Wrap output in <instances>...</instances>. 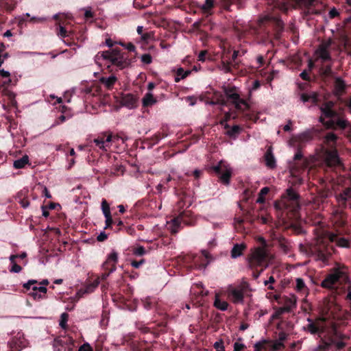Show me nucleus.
<instances>
[{
  "label": "nucleus",
  "instance_id": "obj_9",
  "mask_svg": "<svg viewBox=\"0 0 351 351\" xmlns=\"http://www.w3.org/2000/svg\"><path fill=\"white\" fill-rule=\"evenodd\" d=\"M120 138L119 136H113L112 133L104 132L99 134L97 138H94L93 142L100 149L106 152L110 147L112 142H114ZM123 142H125L128 138L121 137Z\"/></svg>",
  "mask_w": 351,
  "mask_h": 351
},
{
  "label": "nucleus",
  "instance_id": "obj_21",
  "mask_svg": "<svg viewBox=\"0 0 351 351\" xmlns=\"http://www.w3.org/2000/svg\"><path fill=\"white\" fill-rule=\"evenodd\" d=\"M167 136L165 133L158 132L152 136L151 138H147L144 140L143 143L147 146L148 148H152L154 145L159 143V141Z\"/></svg>",
  "mask_w": 351,
  "mask_h": 351
},
{
  "label": "nucleus",
  "instance_id": "obj_63",
  "mask_svg": "<svg viewBox=\"0 0 351 351\" xmlns=\"http://www.w3.org/2000/svg\"><path fill=\"white\" fill-rule=\"evenodd\" d=\"M145 262L144 259H141V261H132L131 265L132 267L135 268H138L143 263Z\"/></svg>",
  "mask_w": 351,
  "mask_h": 351
},
{
  "label": "nucleus",
  "instance_id": "obj_16",
  "mask_svg": "<svg viewBox=\"0 0 351 351\" xmlns=\"http://www.w3.org/2000/svg\"><path fill=\"white\" fill-rule=\"evenodd\" d=\"M324 99L323 96L315 92L310 93H303L300 94V100L304 103L311 102L313 104L318 105Z\"/></svg>",
  "mask_w": 351,
  "mask_h": 351
},
{
  "label": "nucleus",
  "instance_id": "obj_19",
  "mask_svg": "<svg viewBox=\"0 0 351 351\" xmlns=\"http://www.w3.org/2000/svg\"><path fill=\"white\" fill-rule=\"evenodd\" d=\"M25 346L24 339L12 338L8 342V351H21Z\"/></svg>",
  "mask_w": 351,
  "mask_h": 351
},
{
  "label": "nucleus",
  "instance_id": "obj_18",
  "mask_svg": "<svg viewBox=\"0 0 351 351\" xmlns=\"http://www.w3.org/2000/svg\"><path fill=\"white\" fill-rule=\"evenodd\" d=\"M110 62L120 69H122L124 67V58L123 56L121 55L120 51L117 49H112V54L110 57Z\"/></svg>",
  "mask_w": 351,
  "mask_h": 351
},
{
  "label": "nucleus",
  "instance_id": "obj_33",
  "mask_svg": "<svg viewBox=\"0 0 351 351\" xmlns=\"http://www.w3.org/2000/svg\"><path fill=\"white\" fill-rule=\"evenodd\" d=\"M269 189L268 187L265 186L262 188L258 193L256 202L258 203H264L265 202V196L269 193Z\"/></svg>",
  "mask_w": 351,
  "mask_h": 351
},
{
  "label": "nucleus",
  "instance_id": "obj_59",
  "mask_svg": "<svg viewBox=\"0 0 351 351\" xmlns=\"http://www.w3.org/2000/svg\"><path fill=\"white\" fill-rule=\"evenodd\" d=\"M78 351H93L92 348L88 343H84L81 346L78 350Z\"/></svg>",
  "mask_w": 351,
  "mask_h": 351
},
{
  "label": "nucleus",
  "instance_id": "obj_27",
  "mask_svg": "<svg viewBox=\"0 0 351 351\" xmlns=\"http://www.w3.org/2000/svg\"><path fill=\"white\" fill-rule=\"evenodd\" d=\"M2 93L3 95L8 97V104L12 106H16V101L15 100V94L11 91L10 89H2Z\"/></svg>",
  "mask_w": 351,
  "mask_h": 351
},
{
  "label": "nucleus",
  "instance_id": "obj_12",
  "mask_svg": "<svg viewBox=\"0 0 351 351\" xmlns=\"http://www.w3.org/2000/svg\"><path fill=\"white\" fill-rule=\"evenodd\" d=\"M247 285V283H244L243 285L237 287H234L232 286H230L228 287V295L233 303H243L244 298V290L246 288Z\"/></svg>",
  "mask_w": 351,
  "mask_h": 351
},
{
  "label": "nucleus",
  "instance_id": "obj_45",
  "mask_svg": "<svg viewBox=\"0 0 351 351\" xmlns=\"http://www.w3.org/2000/svg\"><path fill=\"white\" fill-rule=\"evenodd\" d=\"M346 86L345 82L340 77L335 78V88H345Z\"/></svg>",
  "mask_w": 351,
  "mask_h": 351
},
{
  "label": "nucleus",
  "instance_id": "obj_13",
  "mask_svg": "<svg viewBox=\"0 0 351 351\" xmlns=\"http://www.w3.org/2000/svg\"><path fill=\"white\" fill-rule=\"evenodd\" d=\"M74 341L71 337L57 339L54 343V351H73Z\"/></svg>",
  "mask_w": 351,
  "mask_h": 351
},
{
  "label": "nucleus",
  "instance_id": "obj_15",
  "mask_svg": "<svg viewBox=\"0 0 351 351\" xmlns=\"http://www.w3.org/2000/svg\"><path fill=\"white\" fill-rule=\"evenodd\" d=\"M190 215L189 211L184 210L181 212L178 217L172 220L171 232L176 234L178 232V228L181 223L189 224L186 217Z\"/></svg>",
  "mask_w": 351,
  "mask_h": 351
},
{
  "label": "nucleus",
  "instance_id": "obj_49",
  "mask_svg": "<svg viewBox=\"0 0 351 351\" xmlns=\"http://www.w3.org/2000/svg\"><path fill=\"white\" fill-rule=\"evenodd\" d=\"M11 268L10 269V271L12 273H19L21 271L22 267L16 264V263H14L11 264Z\"/></svg>",
  "mask_w": 351,
  "mask_h": 351
},
{
  "label": "nucleus",
  "instance_id": "obj_44",
  "mask_svg": "<svg viewBox=\"0 0 351 351\" xmlns=\"http://www.w3.org/2000/svg\"><path fill=\"white\" fill-rule=\"evenodd\" d=\"M29 295L33 298L34 300H40L41 299H43L45 298V297L44 296V295H42L41 293H40L38 291H32V292H30L29 293Z\"/></svg>",
  "mask_w": 351,
  "mask_h": 351
},
{
  "label": "nucleus",
  "instance_id": "obj_7",
  "mask_svg": "<svg viewBox=\"0 0 351 351\" xmlns=\"http://www.w3.org/2000/svg\"><path fill=\"white\" fill-rule=\"evenodd\" d=\"M118 263V253L112 250L108 254L106 261L101 265V274L95 280L94 287H96L101 281L104 282L108 277L117 269V263Z\"/></svg>",
  "mask_w": 351,
  "mask_h": 351
},
{
  "label": "nucleus",
  "instance_id": "obj_11",
  "mask_svg": "<svg viewBox=\"0 0 351 351\" xmlns=\"http://www.w3.org/2000/svg\"><path fill=\"white\" fill-rule=\"evenodd\" d=\"M308 324L305 328L312 335H319L324 332L326 329V318L319 317L315 320L308 318Z\"/></svg>",
  "mask_w": 351,
  "mask_h": 351
},
{
  "label": "nucleus",
  "instance_id": "obj_20",
  "mask_svg": "<svg viewBox=\"0 0 351 351\" xmlns=\"http://www.w3.org/2000/svg\"><path fill=\"white\" fill-rule=\"evenodd\" d=\"M347 215L341 209H337L333 212V220L339 226H343L346 223Z\"/></svg>",
  "mask_w": 351,
  "mask_h": 351
},
{
  "label": "nucleus",
  "instance_id": "obj_4",
  "mask_svg": "<svg viewBox=\"0 0 351 351\" xmlns=\"http://www.w3.org/2000/svg\"><path fill=\"white\" fill-rule=\"evenodd\" d=\"M223 91L215 90L213 96L209 101L210 104H220L226 106L228 102L234 105L235 108L239 110H245L249 109L250 106L247 101L241 98L239 95L234 93L236 89H222Z\"/></svg>",
  "mask_w": 351,
  "mask_h": 351
},
{
  "label": "nucleus",
  "instance_id": "obj_60",
  "mask_svg": "<svg viewBox=\"0 0 351 351\" xmlns=\"http://www.w3.org/2000/svg\"><path fill=\"white\" fill-rule=\"evenodd\" d=\"M311 138H312L311 134L308 132H304V133L301 134L300 136V138L302 141H308V140L311 139Z\"/></svg>",
  "mask_w": 351,
  "mask_h": 351
},
{
  "label": "nucleus",
  "instance_id": "obj_61",
  "mask_svg": "<svg viewBox=\"0 0 351 351\" xmlns=\"http://www.w3.org/2000/svg\"><path fill=\"white\" fill-rule=\"evenodd\" d=\"M245 348V346L243 343H239L238 342L234 343V350L233 351H241Z\"/></svg>",
  "mask_w": 351,
  "mask_h": 351
},
{
  "label": "nucleus",
  "instance_id": "obj_42",
  "mask_svg": "<svg viewBox=\"0 0 351 351\" xmlns=\"http://www.w3.org/2000/svg\"><path fill=\"white\" fill-rule=\"evenodd\" d=\"M132 252L136 256H143L145 254L146 250L143 246H137L133 248Z\"/></svg>",
  "mask_w": 351,
  "mask_h": 351
},
{
  "label": "nucleus",
  "instance_id": "obj_43",
  "mask_svg": "<svg viewBox=\"0 0 351 351\" xmlns=\"http://www.w3.org/2000/svg\"><path fill=\"white\" fill-rule=\"evenodd\" d=\"M295 288L298 291H302L306 289L305 283L302 278L296 279Z\"/></svg>",
  "mask_w": 351,
  "mask_h": 351
},
{
  "label": "nucleus",
  "instance_id": "obj_56",
  "mask_svg": "<svg viewBox=\"0 0 351 351\" xmlns=\"http://www.w3.org/2000/svg\"><path fill=\"white\" fill-rule=\"evenodd\" d=\"M213 0H206L204 4L202 5V9L207 10L213 8Z\"/></svg>",
  "mask_w": 351,
  "mask_h": 351
},
{
  "label": "nucleus",
  "instance_id": "obj_17",
  "mask_svg": "<svg viewBox=\"0 0 351 351\" xmlns=\"http://www.w3.org/2000/svg\"><path fill=\"white\" fill-rule=\"evenodd\" d=\"M137 99L136 97L131 93H122L121 104L122 106L128 108H134L136 106Z\"/></svg>",
  "mask_w": 351,
  "mask_h": 351
},
{
  "label": "nucleus",
  "instance_id": "obj_26",
  "mask_svg": "<svg viewBox=\"0 0 351 351\" xmlns=\"http://www.w3.org/2000/svg\"><path fill=\"white\" fill-rule=\"evenodd\" d=\"M191 73V70H184L182 67L178 68L176 71L174 81L176 82H180L181 80L186 78Z\"/></svg>",
  "mask_w": 351,
  "mask_h": 351
},
{
  "label": "nucleus",
  "instance_id": "obj_28",
  "mask_svg": "<svg viewBox=\"0 0 351 351\" xmlns=\"http://www.w3.org/2000/svg\"><path fill=\"white\" fill-rule=\"evenodd\" d=\"M29 162V157L27 155L14 161L13 166L15 169H22Z\"/></svg>",
  "mask_w": 351,
  "mask_h": 351
},
{
  "label": "nucleus",
  "instance_id": "obj_8",
  "mask_svg": "<svg viewBox=\"0 0 351 351\" xmlns=\"http://www.w3.org/2000/svg\"><path fill=\"white\" fill-rule=\"evenodd\" d=\"M210 171L215 173L219 181L225 185L230 184L232 177V169L224 162L220 161L217 165L213 166Z\"/></svg>",
  "mask_w": 351,
  "mask_h": 351
},
{
  "label": "nucleus",
  "instance_id": "obj_24",
  "mask_svg": "<svg viewBox=\"0 0 351 351\" xmlns=\"http://www.w3.org/2000/svg\"><path fill=\"white\" fill-rule=\"evenodd\" d=\"M337 138L338 137L335 134L329 132L326 135L324 142L330 149H336L335 146Z\"/></svg>",
  "mask_w": 351,
  "mask_h": 351
},
{
  "label": "nucleus",
  "instance_id": "obj_54",
  "mask_svg": "<svg viewBox=\"0 0 351 351\" xmlns=\"http://www.w3.org/2000/svg\"><path fill=\"white\" fill-rule=\"evenodd\" d=\"M252 271V276L254 279H257L261 274L265 270V269L256 268L255 269H251Z\"/></svg>",
  "mask_w": 351,
  "mask_h": 351
},
{
  "label": "nucleus",
  "instance_id": "obj_36",
  "mask_svg": "<svg viewBox=\"0 0 351 351\" xmlns=\"http://www.w3.org/2000/svg\"><path fill=\"white\" fill-rule=\"evenodd\" d=\"M317 56L323 60H327L330 59V55L328 50L324 48H319L317 51Z\"/></svg>",
  "mask_w": 351,
  "mask_h": 351
},
{
  "label": "nucleus",
  "instance_id": "obj_53",
  "mask_svg": "<svg viewBox=\"0 0 351 351\" xmlns=\"http://www.w3.org/2000/svg\"><path fill=\"white\" fill-rule=\"evenodd\" d=\"M37 283V281L35 280H29L27 282L25 283L23 285V288L25 289L26 291L31 289V287L32 285H34Z\"/></svg>",
  "mask_w": 351,
  "mask_h": 351
},
{
  "label": "nucleus",
  "instance_id": "obj_32",
  "mask_svg": "<svg viewBox=\"0 0 351 351\" xmlns=\"http://www.w3.org/2000/svg\"><path fill=\"white\" fill-rule=\"evenodd\" d=\"M116 81L117 77L112 75L108 77H101L100 79V82L102 83V84L107 87L113 86L115 84Z\"/></svg>",
  "mask_w": 351,
  "mask_h": 351
},
{
  "label": "nucleus",
  "instance_id": "obj_40",
  "mask_svg": "<svg viewBox=\"0 0 351 351\" xmlns=\"http://www.w3.org/2000/svg\"><path fill=\"white\" fill-rule=\"evenodd\" d=\"M285 348V345L282 342L276 341H271V348L272 351H278Z\"/></svg>",
  "mask_w": 351,
  "mask_h": 351
},
{
  "label": "nucleus",
  "instance_id": "obj_51",
  "mask_svg": "<svg viewBox=\"0 0 351 351\" xmlns=\"http://www.w3.org/2000/svg\"><path fill=\"white\" fill-rule=\"evenodd\" d=\"M141 61L145 64H150L152 61V56L148 53L143 54L141 56Z\"/></svg>",
  "mask_w": 351,
  "mask_h": 351
},
{
  "label": "nucleus",
  "instance_id": "obj_62",
  "mask_svg": "<svg viewBox=\"0 0 351 351\" xmlns=\"http://www.w3.org/2000/svg\"><path fill=\"white\" fill-rule=\"evenodd\" d=\"M58 35L61 36L62 38L66 37L67 36V32H66V29L64 27H62V26H60L59 32H58Z\"/></svg>",
  "mask_w": 351,
  "mask_h": 351
},
{
  "label": "nucleus",
  "instance_id": "obj_47",
  "mask_svg": "<svg viewBox=\"0 0 351 351\" xmlns=\"http://www.w3.org/2000/svg\"><path fill=\"white\" fill-rule=\"evenodd\" d=\"M143 304L146 310H150L154 306V302L151 301L150 298H146L143 301Z\"/></svg>",
  "mask_w": 351,
  "mask_h": 351
},
{
  "label": "nucleus",
  "instance_id": "obj_37",
  "mask_svg": "<svg viewBox=\"0 0 351 351\" xmlns=\"http://www.w3.org/2000/svg\"><path fill=\"white\" fill-rule=\"evenodd\" d=\"M68 318H69V315H68V313H63L61 315L59 325H60V326L62 329H66V328H67V327H68V325H67Z\"/></svg>",
  "mask_w": 351,
  "mask_h": 351
},
{
  "label": "nucleus",
  "instance_id": "obj_34",
  "mask_svg": "<svg viewBox=\"0 0 351 351\" xmlns=\"http://www.w3.org/2000/svg\"><path fill=\"white\" fill-rule=\"evenodd\" d=\"M101 206L104 216L111 215L110 205L106 199H102Z\"/></svg>",
  "mask_w": 351,
  "mask_h": 351
},
{
  "label": "nucleus",
  "instance_id": "obj_55",
  "mask_svg": "<svg viewBox=\"0 0 351 351\" xmlns=\"http://www.w3.org/2000/svg\"><path fill=\"white\" fill-rule=\"evenodd\" d=\"M32 291H38L40 293H41L42 295H44V296L45 297V294L47 293V288L45 287H36V286H34L32 288Z\"/></svg>",
  "mask_w": 351,
  "mask_h": 351
},
{
  "label": "nucleus",
  "instance_id": "obj_48",
  "mask_svg": "<svg viewBox=\"0 0 351 351\" xmlns=\"http://www.w3.org/2000/svg\"><path fill=\"white\" fill-rule=\"evenodd\" d=\"M223 344V341L222 339H219L214 343L213 347L216 349V350H225Z\"/></svg>",
  "mask_w": 351,
  "mask_h": 351
},
{
  "label": "nucleus",
  "instance_id": "obj_2",
  "mask_svg": "<svg viewBox=\"0 0 351 351\" xmlns=\"http://www.w3.org/2000/svg\"><path fill=\"white\" fill-rule=\"evenodd\" d=\"M329 243H335L336 245L341 247H349L348 239L334 234H330L327 241L324 239H317L315 245L310 248V252L316 261H320L324 265L328 264L330 257L335 251Z\"/></svg>",
  "mask_w": 351,
  "mask_h": 351
},
{
  "label": "nucleus",
  "instance_id": "obj_22",
  "mask_svg": "<svg viewBox=\"0 0 351 351\" xmlns=\"http://www.w3.org/2000/svg\"><path fill=\"white\" fill-rule=\"evenodd\" d=\"M264 159L265 162V165L269 169H274L276 167V162L275 157L272 153V150L271 148H269L265 155Z\"/></svg>",
  "mask_w": 351,
  "mask_h": 351
},
{
  "label": "nucleus",
  "instance_id": "obj_14",
  "mask_svg": "<svg viewBox=\"0 0 351 351\" xmlns=\"http://www.w3.org/2000/svg\"><path fill=\"white\" fill-rule=\"evenodd\" d=\"M326 162L330 167H336L341 165L337 149L326 151Z\"/></svg>",
  "mask_w": 351,
  "mask_h": 351
},
{
  "label": "nucleus",
  "instance_id": "obj_52",
  "mask_svg": "<svg viewBox=\"0 0 351 351\" xmlns=\"http://www.w3.org/2000/svg\"><path fill=\"white\" fill-rule=\"evenodd\" d=\"M275 278L274 276H271L269 278V280H265L264 282V285L265 286H267L268 285H269V286H268V289H270V290H273L274 289V287H272L271 284L274 283L275 282Z\"/></svg>",
  "mask_w": 351,
  "mask_h": 351
},
{
  "label": "nucleus",
  "instance_id": "obj_1",
  "mask_svg": "<svg viewBox=\"0 0 351 351\" xmlns=\"http://www.w3.org/2000/svg\"><path fill=\"white\" fill-rule=\"evenodd\" d=\"M321 287L335 291L337 294L345 293V300L351 303V285L348 268L337 265L322 281Z\"/></svg>",
  "mask_w": 351,
  "mask_h": 351
},
{
  "label": "nucleus",
  "instance_id": "obj_35",
  "mask_svg": "<svg viewBox=\"0 0 351 351\" xmlns=\"http://www.w3.org/2000/svg\"><path fill=\"white\" fill-rule=\"evenodd\" d=\"M342 198L349 205L350 208H351V187L344 190Z\"/></svg>",
  "mask_w": 351,
  "mask_h": 351
},
{
  "label": "nucleus",
  "instance_id": "obj_23",
  "mask_svg": "<svg viewBox=\"0 0 351 351\" xmlns=\"http://www.w3.org/2000/svg\"><path fill=\"white\" fill-rule=\"evenodd\" d=\"M254 351H272L271 340L264 339L254 345Z\"/></svg>",
  "mask_w": 351,
  "mask_h": 351
},
{
  "label": "nucleus",
  "instance_id": "obj_38",
  "mask_svg": "<svg viewBox=\"0 0 351 351\" xmlns=\"http://www.w3.org/2000/svg\"><path fill=\"white\" fill-rule=\"evenodd\" d=\"M112 54V50H108L106 51H102L101 53H98L96 56V59L99 60L100 58H102L104 60H110V57Z\"/></svg>",
  "mask_w": 351,
  "mask_h": 351
},
{
  "label": "nucleus",
  "instance_id": "obj_31",
  "mask_svg": "<svg viewBox=\"0 0 351 351\" xmlns=\"http://www.w3.org/2000/svg\"><path fill=\"white\" fill-rule=\"evenodd\" d=\"M156 102V99L151 93H147L143 98V105L145 107L151 106Z\"/></svg>",
  "mask_w": 351,
  "mask_h": 351
},
{
  "label": "nucleus",
  "instance_id": "obj_41",
  "mask_svg": "<svg viewBox=\"0 0 351 351\" xmlns=\"http://www.w3.org/2000/svg\"><path fill=\"white\" fill-rule=\"evenodd\" d=\"M348 339L346 336H342L340 340L333 341L334 345L338 350H342L346 346L343 339Z\"/></svg>",
  "mask_w": 351,
  "mask_h": 351
},
{
  "label": "nucleus",
  "instance_id": "obj_39",
  "mask_svg": "<svg viewBox=\"0 0 351 351\" xmlns=\"http://www.w3.org/2000/svg\"><path fill=\"white\" fill-rule=\"evenodd\" d=\"M69 119V116H66V115H64L63 114L60 115L58 117L56 118V119L55 120V121L52 124L51 128L56 127V126H57V125H58L60 124L63 123L64 122H65Z\"/></svg>",
  "mask_w": 351,
  "mask_h": 351
},
{
  "label": "nucleus",
  "instance_id": "obj_25",
  "mask_svg": "<svg viewBox=\"0 0 351 351\" xmlns=\"http://www.w3.org/2000/svg\"><path fill=\"white\" fill-rule=\"evenodd\" d=\"M246 248V245L243 243L235 244L231 250V256L236 258L242 255L243 250Z\"/></svg>",
  "mask_w": 351,
  "mask_h": 351
},
{
  "label": "nucleus",
  "instance_id": "obj_5",
  "mask_svg": "<svg viewBox=\"0 0 351 351\" xmlns=\"http://www.w3.org/2000/svg\"><path fill=\"white\" fill-rule=\"evenodd\" d=\"M335 102L333 101H324L320 107L322 115L319 117L320 121L330 128H345L346 121L342 119L339 113L335 110Z\"/></svg>",
  "mask_w": 351,
  "mask_h": 351
},
{
  "label": "nucleus",
  "instance_id": "obj_58",
  "mask_svg": "<svg viewBox=\"0 0 351 351\" xmlns=\"http://www.w3.org/2000/svg\"><path fill=\"white\" fill-rule=\"evenodd\" d=\"M47 20V18L46 17H36V16H32L31 19H30V21L33 22V23H43L44 21H45Z\"/></svg>",
  "mask_w": 351,
  "mask_h": 351
},
{
  "label": "nucleus",
  "instance_id": "obj_3",
  "mask_svg": "<svg viewBox=\"0 0 351 351\" xmlns=\"http://www.w3.org/2000/svg\"><path fill=\"white\" fill-rule=\"evenodd\" d=\"M274 206L276 210L282 211V217L296 219L299 215V195L292 188L287 189L286 193L280 202H276Z\"/></svg>",
  "mask_w": 351,
  "mask_h": 351
},
{
  "label": "nucleus",
  "instance_id": "obj_30",
  "mask_svg": "<svg viewBox=\"0 0 351 351\" xmlns=\"http://www.w3.org/2000/svg\"><path fill=\"white\" fill-rule=\"evenodd\" d=\"M214 306L221 311H226L228 308V303L224 300H221L218 295H216Z\"/></svg>",
  "mask_w": 351,
  "mask_h": 351
},
{
  "label": "nucleus",
  "instance_id": "obj_57",
  "mask_svg": "<svg viewBox=\"0 0 351 351\" xmlns=\"http://www.w3.org/2000/svg\"><path fill=\"white\" fill-rule=\"evenodd\" d=\"M230 4H236L239 8H241L243 5L244 0H227Z\"/></svg>",
  "mask_w": 351,
  "mask_h": 351
},
{
  "label": "nucleus",
  "instance_id": "obj_64",
  "mask_svg": "<svg viewBox=\"0 0 351 351\" xmlns=\"http://www.w3.org/2000/svg\"><path fill=\"white\" fill-rule=\"evenodd\" d=\"M287 337V335L286 332H280L278 334V339H277V341H281L283 343L286 340Z\"/></svg>",
  "mask_w": 351,
  "mask_h": 351
},
{
  "label": "nucleus",
  "instance_id": "obj_29",
  "mask_svg": "<svg viewBox=\"0 0 351 351\" xmlns=\"http://www.w3.org/2000/svg\"><path fill=\"white\" fill-rule=\"evenodd\" d=\"M224 128L226 129H228V128L229 129L227 132V134L230 137H235L241 131V127L237 125H235L230 128V125L226 123L224 125Z\"/></svg>",
  "mask_w": 351,
  "mask_h": 351
},
{
  "label": "nucleus",
  "instance_id": "obj_50",
  "mask_svg": "<svg viewBox=\"0 0 351 351\" xmlns=\"http://www.w3.org/2000/svg\"><path fill=\"white\" fill-rule=\"evenodd\" d=\"M298 4H304L305 6H310L311 5L315 0H293Z\"/></svg>",
  "mask_w": 351,
  "mask_h": 351
},
{
  "label": "nucleus",
  "instance_id": "obj_10",
  "mask_svg": "<svg viewBox=\"0 0 351 351\" xmlns=\"http://www.w3.org/2000/svg\"><path fill=\"white\" fill-rule=\"evenodd\" d=\"M120 138L119 136H113L112 133L104 132L99 134L97 138H94L93 142L100 149L106 152L110 147L112 142H114ZM123 142H125L128 138L121 137Z\"/></svg>",
  "mask_w": 351,
  "mask_h": 351
},
{
  "label": "nucleus",
  "instance_id": "obj_46",
  "mask_svg": "<svg viewBox=\"0 0 351 351\" xmlns=\"http://www.w3.org/2000/svg\"><path fill=\"white\" fill-rule=\"evenodd\" d=\"M105 218H106V221H105V229H108V228H112V225L114 223V220L112 219V215H108V216H104Z\"/></svg>",
  "mask_w": 351,
  "mask_h": 351
},
{
  "label": "nucleus",
  "instance_id": "obj_6",
  "mask_svg": "<svg viewBox=\"0 0 351 351\" xmlns=\"http://www.w3.org/2000/svg\"><path fill=\"white\" fill-rule=\"evenodd\" d=\"M272 258L273 256L264 247H257L252 249L247 255V265L250 269L256 268L265 269Z\"/></svg>",
  "mask_w": 351,
  "mask_h": 351
}]
</instances>
